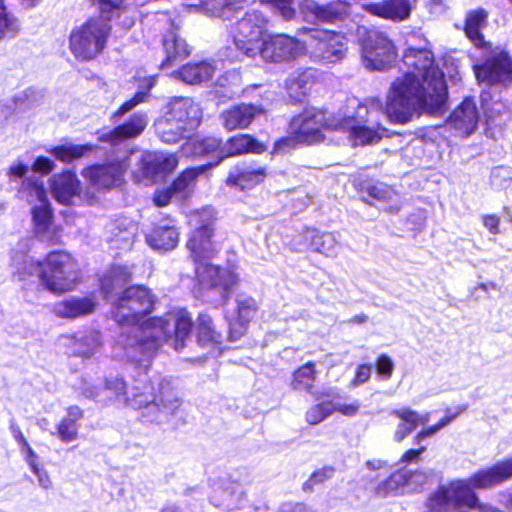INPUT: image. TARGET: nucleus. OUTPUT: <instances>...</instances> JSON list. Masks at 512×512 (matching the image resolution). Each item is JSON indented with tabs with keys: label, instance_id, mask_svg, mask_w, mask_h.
Returning <instances> with one entry per match:
<instances>
[{
	"label": "nucleus",
	"instance_id": "nucleus-58",
	"mask_svg": "<svg viewBox=\"0 0 512 512\" xmlns=\"http://www.w3.org/2000/svg\"><path fill=\"white\" fill-rule=\"evenodd\" d=\"M376 369L380 375L390 378L394 369V364L388 356L381 355L377 360Z\"/></svg>",
	"mask_w": 512,
	"mask_h": 512
},
{
	"label": "nucleus",
	"instance_id": "nucleus-33",
	"mask_svg": "<svg viewBox=\"0 0 512 512\" xmlns=\"http://www.w3.org/2000/svg\"><path fill=\"white\" fill-rule=\"evenodd\" d=\"M223 145L221 141L215 137H206L203 139H192L187 141L182 149L185 154H191L195 156H203L212 152H217L218 161L215 164L209 163L208 166L218 164L223 158H221L220 150Z\"/></svg>",
	"mask_w": 512,
	"mask_h": 512
},
{
	"label": "nucleus",
	"instance_id": "nucleus-42",
	"mask_svg": "<svg viewBox=\"0 0 512 512\" xmlns=\"http://www.w3.org/2000/svg\"><path fill=\"white\" fill-rule=\"evenodd\" d=\"M316 379L315 364L308 362L293 374L292 386L296 390L310 391Z\"/></svg>",
	"mask_w": 512,
	"mask_h": 512
},
{
	"label": "nucleus",
	"instance_id": "nucleus-56",
	"mask_svg": "<svg viewBox=\"0 0 512 512\" xmlns=\"http://www.w3.org/2000/svg\"><path fill=\"white\" fill-rule=\"evenodd\" d=\"M172 198H175L174 190L171 186L163 189H158L153 197V201L156 206L164 207L167 206Z\"/></svg>",
	"mask_w": 512,
	"mask_h": 512
},
{
	"label": "nucleus",
	"instance_id": "nucleus-31",
	"mask_svg": "<svg viewBox=\"0 0 512 512\" xmlns=\"http://www.w3.org/2000/svg\"><path fill=\"white\" fill-rule=\"evenodd\" d=\"M206 169V165L188 168L184 170L171 184L175 198L183 200L188 198L194 191L197 177Z\"/></svg>",
	"mask_w": 512,
	"mask_h": 512
},
{
	"label": "nucleus",
	"instance_id": "nucleus-40",
	"mask_svg": "<svg viewBox=\"0 0 512 512\" xmlns=\"http://www.w3.org/2000/svg\"><path fill=\"white\" fill-rule=\"evenodd\" d=\"M164 152H148L142 155L139 164L141 166V177L135 173L137 180L144 178L154 179L160 176V161H164Z\"/></svg>",
	"mask_w": 512,
	"mask_h": 512
},
{
	"label": "nucleus",
	"instance_id": "nucleus-55",
	"mask_svg": "<svg viewBox=\"0 0 512 512\" xmlns=\"http://www.w3.org/2000/svg\"><path fill=\"white\" fill-rule=\"evenodd\" d=\"M99 5L100 13L104 16L109 14L112 10L119 13L125 9L124 0H96Z\"/></svg>",
	"mask_w": 512,
	"mask_h": 512
},
{
	"label": "nucleus",
	"instance_id": "nucleus-38",
	"mask_svg": "<svg viewBox=\"0 0 512 512\" xmlns=\"http://www.w3.org/2000/svg\"><path fill=\"white\" fill-rule=\"evenodd\" d=\"M32 216L37 235L44 240H50V237L47 235L52 218L49 202L35 205L32 209Z\"/></svg>",
	"mask_w": 512,
	"mask_h": 512
},
{
	"label": "nucleus",
	"instance_id": "nucleus-32",
	"mask_svg": "<svg viewBox=\"0 0 512 512\" xmlns=\"http://www.w3.org/2000/svg\"><path fill=\"white\" fill-rule=\"evenodd\" d=\"M313 83L310 70L294 72L286 80V89L291 99L301 101L311 90Z\"/></svg>",
	"mask_w": 512,
	"mask_h": 512
},
{
	"label": "nucleus",
	"instance_id": "nucleus-16",
	"mask_svg": "<svg viewBox=\"0 0 512 512\" xmlns=\"http://www.w3.org/2000/svg\"><path fill=\"white\" fill-rule=\"evenodd\" d=\"M479 112L471 98H465L451 113L447 124L461 137L471 135L477 128Z\"/></svg>",
	"mask_w": 512,
	"mask_h": 512
},
{
	"label": "nucleus",
	"instance_id": "nucleus-23",
	"mask_svg": "<svg viewBox=\"0 0 512 512\" xmlns=\"http://www.w3.org/2000/svg\"><path fill=\"white\" fill-rule=\"evenodd\" d=\"M412 8L410 0H385L363 4V9L368 13L392 21L406 20L410 16Z\"/></svg>",
	"mask_w": 512,
	"mask_h": 512
},
{
	"label": "nucleus",
	"instance_id": "nucleus-29",
	"mask_svg": "<svg viewBox=\"0 0 512 512\" xmlns=\"http://www.w3.org/2000/svg\"><path fill=\"white\" fill-rule=\"evenodd\" d=\"M245 0H185V6L216 17H229Z\"/></svg>",
	"mask_w": 512,
	"mask_h": 512
},
{
	"label": "nucleus",
	"instance_id": "nucleus-39",
	"mask_svg": "<svg viewBox=\"0 0 512 512\" xmlns=\"http://www.w3.org/2000/svg\"><path fill=\"white\" fill-rule=\"evenodd\" d=\"M22 198L31 204H43L48 201L47 193L42 182L33 179H26L19 189Z\"/></svg>",
	"mask_w": 512,
	"mask_h": 512
},
{
	"label": "nucleus",
	"instance_id": "nucleus-50",
	"mask_svg": "<svg viewBox=\"0 0 512 512\" xmlns=\"http://www.w3.org/2000/svg\"><path fill=\"white\" fill-rule=\"evenodd\" d=\"M261 2L272 6L286 21L292 20L296 15L294 0H261Z\"/></svg>",
	"mask_w": 512,
	"mask_h": 512
},
{
	"label": "nucleus",
	"instance_id": "nucleus-21",
	"mask_svg": "<svg viewBox=\"0 0 512 512\" xmlns=\"http://www.w3.org/2000/svg\"><path fill=\"white\" fill-rule=\"evenodd\" d=\"M50 187L54 199L60 204H72L75 197H80V181L71 171L52 176Z\"/></svg>",
	"mask_w": 512,
	"mask_h": 512
},
{
	"label": "nucleus",
	"instance_id": "nucleus-53",
	"mask_svg": "<svg viewBox=\"0 0 512 512\" xmlns=\"http://www.w3.org/2000/svg\"><path fill=\"white\" fill-rule=\"evenodd\" d=\"M313 246L320 253L330 255L335 249L336 240L331 233H322L313 239Z\"/></svg>",
	"mask_w": 512,
	"mask_h": 512
},
{
	"label": "nucleus",
	"instance_id": "nucleus-46",
	"mask_svg": "<svg viewBox=\"0 0 512 512\" xmlns=\"http://www.w3.org/2000/svg\"><path fill=\"white\" fill-rule=\"evenodd\" d=\"M153 85V78L145 79V89L139 90L130 100L125 101L120 106V108L112 114V120L116 122L119 117L123 116L124 114L132 110L138 104L142 103L146 99L148 92L151 90Z\"/></svg>",
	"mask_w": 512,
	"mask_h": 512
},
{
	"label": "nucleus",
	"instance_id": "nucleus-7",
	"mask_svg": "<svg viewBox=\"0 0 512 512\" xmlns=\"http://www.w3.org/2000/svg\"><path fill=\"white\" fill-rule=\"evenodd\" d=\"M154 299L150 291L144 286H131L124 290L122 295L114 304L113 317L120 325L129 326L128 330L122 335V344L126 349L129 359L136 362H142L139 357L140 344L143 336H139L138 342L131 346L128 338L133 337V328L142 326L148 319L144 317L152 311Z\"/></svg>",
	"mask_w": 512,
	"mask_h": 512
},
{
	"label": "nucleus",
	"instance_id": "nucleus-22",
	"mask_svg": "<svg viewBox=\"0 0 512 512\" xmlns=\"http://www.w3.org/2000/svg\"><path fill=\"white\" fill-rule=\"evenodd\" d=\"M236 304L237 318L234 323L230 324L229 330V337L232 341L238 340L246 333L249 323L256 316L259 308L254 298L242 294L237 296Z\"/></svg>",
	"mask_w": 512,
	"mask_h": 512
},
{
	"label": "nucleus",
	"instance_id": "nucleus-44",
	"mask_svg": "<svg viewBox=\"0 0 512 512\" xmlns=\"http://www.w3.org/2000/svg\"><path fill=\"white\" fill-rule=\"evenodd\" d=\"M242 495L243 491L239 485L230 484L220 491H215V494L212 496V501L216 506L230 507L237 504L242 498Z\"/></svg>",
	"mask_w": 512,
	"mask_h": 512
},
{
	"label": "nucleus",
	"instance_id": "nucleus-37",
	"mask_svg": "<svg viewBox=\"0 0 512 512\" xmlns=\"http://www.w3.org/2000/svg\"><path fill=\"white\" fill-rule=\"evenodd\" d=\"M221 335L214 330L212 319L208 315H200L197 326V341L203 347L215 348L220 343Z\"/></svg>",
	"mask_w": 512,
	"mask_h": 512
},
{
	"label": "nucleus",
	"instance_id": "nucleus-8",
	"mask_svg": "<svg viewBox=\"0 0 512 512\" xmlns=\"http://www.w3.org/2000/svg\"><path fill=\"white\" fill-rule=\"evenodd\" d=\"M30 274L36 273L41 284L54 294L74 290L80 282V270L75 260L66 252L49 253L43 262H25Z\"/></svg>",
	"mask_w": 512,
	"mask_h": 512
},
{
	"label": "nucleus",
	"instance_id": "nucleus-60",
	"mask_svg": "<svg viewBox=\"0 0 512 512\" xmlns=\"http://www.w3.org/2000/svg\"><path fill=\"white\" fill-rule=\"evenodd\" d=\"M371 371H372L371 365H367V364L360 365L357 368L355 378L352 382V385L358 386L360 384L367 382L371 376Z\"/></svg>",
	"mask_w": 512,
	"mask_h": 512
},
{
	"label": "nucleus",
	"instance_id": "nucleus-19",
	"mask_svg": "<svg viewBox=\"0 0 512 512\" xmlns=\"http://www.w3.org/2000/svg\"><path fill=\"white\" fill-rule=\"evenodd\" d=\"M267 176L266 167L255 162L242 163L233 167L227 177L226 183L241 190L251 189L264 181Z\"/></svg>",
	"mask_w": 512,
	"mask_h": 512
},
{
	"label": "nucleus",
	"instance_id": "nucleus-14",
	"mask_svg": "<svg viewBox=\"0 0 512 512\" xmlns=\"http://www.w3.org/2000/svg\"><path fill=\"white\" fill-rule=\"evenodd\" d=\"M397 51L393 42L381 32H371L362 45V62L369 70H384L396 59Z\"/></svg>",
	"mask_w": 512,
	"mask_h": 512
},
{
	"label": "nucleus",
	"instance_id": "nucleus-35",
	"mask_svg": "<svg viewBox=\"0 0 512 512\" xmlns=\"http://www.w3.org/2000/svg\"><path fill=\"white\" fill-rule=\"evenodd\" d=\"M155 131L163 142L175 143L189 130L179 124L174 118L163 114L155 122Z\"/></svg>",
	"mask_w": 512,
	"mask_h": 512
},
{
	"label": "nucleus",
	"instance_id": "nucleus-41",
	"mask_svg": "<svg viewBox=\"0 0 512 512\" xmlns=\"http://www.w3.org/2000/svg\"><path fill=\"white\" fill-rule=\"evenodd\" d=\"M163 46L167 54L165 65H172L176 58H183L189 55L186 42L173 33L164 38Z\"/></svg>",
	"mask_w": 512,
	"mask_h": 512
},
{
	"label": "nucleus",
	"instance_id": "nucleus-15",
	"mask_svg": "<svg viewBox=\"0 0 512 512\" xmlns=\"http://www.w3.org/2000/svg\"><path fill=\"white\" fill-rule=\"evenodd\" d=\"M346 38L343 34L329 30H314L310 34V54L317 61L336 63L347 50Z\"/></svg>",
	"mask_w": 512,
	"mask_h": 512
},
{
	"label": "nucleus",
	"instance_id": "nucleus-5",
	"mask_svg": "<svg viewBox=\"0 0 512 512\" xmlns=\"http://www.w3.org/2000/svg\"><path fill=\"white\" fill-rule=\"evenodd\" d=\"M487 12L483 9L471 11L466 16L465 34L477 48L487 53L483 64L474 65L476 78L489 84L508 83L512 81V59L500 47H492L484 40L482 29L487 25Z\"/></svg>",
	"mask_w": 512,
	"mask_h": 512
},
{
	"label": "nucleus",
	"instance_id": "nucleus-9",
	"mask_svg": "<svg viewBox=\"0 0 512 512\" xmlns=\"http://www.w3.org/2000/svg\"><path fill=\"white\" fill-rule=\"evenodd\" d=\"M467 480L453 481L440 487L429 499L427 512H499L498 510L478 503V498Z\"/></svg>",
	"mask_w": 512,
	"mask_h": 512
},
{
	"label": "nucleus",
	"instance_id": "nucleus-43",
	"mask_svg": "<svg viewBox=\"0 0 512 512\" xmlns=\"http://www.w3.org/2000/svg\"><path fill=\"white\" fill-rule=\"evenodd\" d=\"M76 351L84 356H90L98 351L102 345V337L98 331L92 330L76 338Z\"/></svg>",
	"mask_w": 512,
	"mask_h": 512
},
{
	"label": "nucleus",
	"instance_id": "nucleus-10",
	"mask_svg": "<svg viewBox=\"0 0 512 512\" xmlns=\"http://www.w3.org/2000/svg\"><path fill=\"white\" fill-rule=\"evenodd\" d=\"M125 6L119 13L111 11L108 16L101 13L98 19L88 20L83 25L73 29L70 35V50L74 56L81 60H90L98 55L104 48L106 38L110 32V26L104 19L119 17L123 13H129Z\"/></svg>",
	"mask_w": 512,
	"mask_h": 512
},
{
	"label": "nucleus",
	"instance_id": "nucleus-4",
	"mask_svg": "<svg viewBox=\"0 0 512 512\" xmlns=\"http://www.w3.org/2000/svg\"><path fill=\"white\" fill-rule=\"evenodd\" d=\"M192 329V319L187 311L178 310L167 314L165 318H150L142 326L133 328L134 335L128 338L133 346L143 336L139 357L149 359L164 342H172L176 350L185 346Z\"/></svg>",
	"mask_w": 512,
	"mask_h": 512
},
{
	"label": "nucleus",
	"instance_id": "nucleus-49",
	"mask_svg": "<svg viewBox=\"0 0 512 512\" xmlns=\"http://www.w3.org/2000/svg\"><path fill=\"white\" fill-rule=\"evenodd\" d=\"M331 403L332 414L338 412L346 417H354L360 411V402L358 400H352L350 402L341 401L340 397H334Z\"/></svg>",
	"mask_w": 512,
	"mask_h": 512
},
{
	"label": "nucleus",
	"instance_id": "nucleus-52",
	"mask_svg": "<svg viewBox=\"0 0 512 512\" xmlns=\"http://www.w3.org/2000/svg\"><path fill=\"white\" fill-rule=\"evenodd\" d=\"M57 435L65 443L72 442L78 437V426L64 418L57 426Z\"/></svg>",
	"mask_w": 512,
	"mask_h": 512
},
{
	"label": "nucleus",
	"instance_id": "nucleus-3",
	"mask_svg": "<svg viewBox=\"0 0 512 512\" xmlns=\"http://www.w3.org/2000/svg\"><path fill=\"white\" fill-rule=\"evenodd\" d=\"M106 390L113 391L116 396L127 395V404L134 409H143L142 416L150 422L167 421L181 405L168 382H160L156 392L151 383L141 381L127 392L123 379L114 377L107 380Z\"/></svg>",
	"mask_w": 512,
	"mask_h": 512
},
{
	"label": "nucleus",
	"instance_id": "nucleus-13",
	"mask_svg": "<svg viewBox=\"0 0 512 512\" xmlns=\"http://www.w3.org/2000/svg\"><path fill=\"white\" fill-rule=\"evenodd\" d=\"M129 165V157L125 156L86 167L81 175L88 182L90 189L106 191L121 184Z\"/></svg>",
	"mask_w": 512,
	"mask_h": 512
},
{
	"label": "nucleus",
	"instance_id": "nucleus-1",
	"mask_svg": "<svg viewBox=\"0 0 512 512\" xmlns=\"http://www.w3.org/2000/svg\"><path fill=\"white\" fill-rule=\"evenodd\" d=\"M406 72L390 85L384 113L393 124L405 125L422 113L441 115L447 109L443 73L434 65L431 51L408 48L403 56Z\"/></svg>",
	"mask_w": 512,
	"mask_h": 512
},
{
	"label": "nucleus",
	"instance_id": "nucleus-28",
	"mask_svg": "<svg viewBox=\"0 0 512 512\" xmlns=\"http://www.w3.org/2000/svg\"><path fill=\"white\" fill-rule=\"evenodd\" d=\"M93 297H71L55 304L54 312L61 318L74 319L91 314L96 308Z\"/></svg>",
	"mask_w": 512,
	"mask_h": 512
},
{
	"label": "nucleus",
	"instance_id": "nucleus-54",
	"mask_svg": "<svg viewBox=\"0 0 512 512\" xmlns=\"http://www.w3.org/2000/svg\"><path fill=\"white\" fill-rule=\"evenodd\" d=\"M370 196L377 200L388 201L396 196V192L387 185L378 184L368 188Z\"/></svg>",
	"mask_w": 512,
	"mask_h": 512
},
{
	"label": "nucleus",
	"instance_id": "nucleus-2",
	"mask_svg": "<svg viewBox=\"0 0 512 512\" xmlns=\"http://www.w3.org/2000/svg\"><path fill=\"white\" fill-rule=\"evenodd\" d=\"M377 111L368 110L359 105L354 116L342 119L327 118L326 113L314 108L306 109L295 116L290 122V133L303 144L318 143L323 139L322 127L343 129L349 133L353 145H366L378 142L387 133V129L379 125L374 115Z\"/></svg>",
	"mask_w": 512,
	"mask_h": 512
},
{
	"label": "nucleus",
	"instance_id": "nucleus-18",
	"mask_svg": "<svg viewBox=\"0 0 512 512\" xmlns=\"http://www.w3.org/2000/svg\"><path fill=\"white\" fill-rule=\"evenodd\" d=\"M164 114L174 118L189 131L198 126L202 116L199 105L188 97H180L171 101Z\"/></svg>",
	"mask_w": 512,
	"mask_h": 512
},
{
	"label": "nucleus",
	"instance_id": "nucleus-30",
	"mask_svg": "<svg viewBox=\"0 0 512 512\" xmlns=\"http://www.w3.org/2000/svg\"><path fill=\"white\" fill-rule=\"evenodd\" d=\"M216 68L209 62H199L184 65L177 71V77L188 84H199L210 80Z\"/></svg>",
	"mask_w": 512,
	"mask_h": 512
},
{
	"label": "nucleus",
	"instance_id": "nucleus-34",
	"mask_svg": "<svg viewBox=\"0 0 512 512\" xmlns=\"http://www.w3.org/2000/svg\"><path fill=\"white\" fill-rule=\"evenodd\" d=\"M147 241L154 249L171 250L178 244L179 233L174 226H158L147 237Z\"/></svg>",
	"mask_w": 512,
	"mask_h": 512
},
{
	"label": "nucleus",
	"instance_id": "nucleus-61",
	"mask_svg": "<svg viewBox=\"0 0 512 512\" xmlns=\"http://www.w3.org/2000/svg\"><path fill=\"white\" fill-rule=\"evenodd\" d=\"M35 171L48 174L54 169V162L46 157H38L33 165Z\"/></svg>",
	"mask_w": 512,
	"mask_h": 512
},
{
	"label": "nucleus",
	"instance_id": "nucleus-36",
	"mask_svg": "<svg viewBox=\"0 0 512 512\" xmlns=\"http://www.w3.org/2000/svg\"><path fill=\"white\" fill-rule=\"evenodd\" d=\"M132 272L128 266H114L102 278L101 287L107 295L117 288H121L131 280Z\"/></svg>",
	"mask_w": 512,
	"mask_h": 512
},
{
	"label": "nucleus",
	"instance_id": "nucleus-63",
	"mask_svg": "<svg viewBox=\"0 0 512 512\" xmlns=\"http://www.w3.org/2000/svg\"><path fill=\"white\" fill-rule=\"evenodd\" d=\"M32 472L36 475L38 479V484L42 488L49 489L52 487L51 478L45 469H43L42 467H38L37 470H33Z\"/></svg>",
	"mask_w": 512,
	"mask_h": 512
},
{
	"label": "nucleus",
	"instance_id": "nucleus-17",
	"mask_svg": "<svg viewBox=\"0 0 512 512\" xmlns=\"http://www.w3.org/2000/svg\"><path fill=\"white\" fill-rule=\"evenodd\" d=\"M264 113L260 105L241 103L233 105L220 114V120L227 131L246 129L254 119Z\"/></svg>",
	"mask_w": 512,
	"mask_h": 512
},
{
	"label": "nucleus",
	"instance_id": "nucleus-24",
	"mask_svg": "<svg viewBox=\"0 0 512 512\" xmlns=\"http://www.w3.org/2000/svg\"><path fill=\"white\" fill-rule=\"evenodd\" d=\"M148 123L147 116L144 114H134L127 122L115 127L114 129L100 135L99 140L117 144L127 139L139 136Z\"/></svg>",
	"mask_w": 512,
	"mask_h": 512
},
{
	"label": "nucleus",
	"instance_id": "nucleus-12",
	"mask_svg": "<svg viewBox=\"0 0 512 512\" xmlns=\"http://www.w3.org/2000/svg\"><path fill=\"white\" fill-rule=\"evenodd\" d=\"M267 18L259 11L252 10L236 23L232 34L239 52L248 58L256 59L261 41L266 37Z\"/></svg>",
	"mask_w": 512,
	"mask_h": 512
},
{
	"label": "nucleus",
	"instance_id": "nucleus-62",
	"mask_svg": "<svg viewBox=\"0 0 512 512\" xmlns=\"http://www.w3.org/2000/svg\"><path fill=\"white\" fill-rule=\"evenodd\" d=\"M482 222L491 234L497 235L500 232V219L496 215H484L482 217Z\"/></svg>",
	"mask_w": 512,
	"mask_h": 512
},
{
	"label": "nucleus",
	"instance_id": "nucleus-6",
	"mask_svg": "<svg viewBox=\"0 0 512 512\" xmlns=\"http://www.w3.org/2000/svg\"><path fill=\"white\" fill-rule=\"evenodd\" d=\"M212 232L213 229L209 224L196 229L187 242V247L196 264L195 273L199 282L211 288L221 289L223 303H226L230 293L238 284L239 277L232 270L220 268L208 262L216 253L211 241Z\"/></svg>",
	"mask_w": 512,
	"mask_h": 512
},
{
	"label": "nucleus",
	"instance_id": "nucleus-57",
	"mask_svg": "<svg viewBox=\"0 0 512 512\" xmlns=\"http://www.w3.org/2000/svg\"><path fill=\"white\" fill-rule=\"evenodd\" d=\"M297 143H299V141L296 140L295 135L291 134L289 137H283L275 142L272 153L284 154L294 148Z\"/></svg>",
	"mask_w": 512,
	"mask_h": 512
},
{
	"label": "nucleus",
	"instance_id": "nucleus-27",
	"mask_svg": "<svg viewBox=\"0 0 512 512\" xmlns=\"http://www.w3.org/2000/svg\"><path fill=\"white\" fill-rule=\"evenodd\" d=\"M391 414L399 418L401 421L393 436L396 442L403 441L416 427L419 425H425L430 418L429 413L422 415L408 407L394 409L391 411Z\"/></svg>",
	"mask_w": 512,
	"mask_h": 512
},
{
	"label": "nucleus",
	"instance_id": "nucleus-48",
	"mask_svg": "<svg viewBox=\"0 0 512 512\" xmlns=\"http://www.w3.org/2000/svg\"><path fill=\"white\" fill-rule=\"evenodd\" d=\"M331 409L330 401H323L319 404L313 405L306 412V421L310 425H317L332 414Z\"/></svg>",
	"mask_w": 512,
	"mask_h": 512
},
{
	"label": "nucleus",
	"instance_id": "nucleus-64",
	"mask_svg": "<svg viewBox=\"0 0 512 512\" xmlns=\"http://www.w3.org/2000/svg\"><path fill=\"white\" fill-rule=\"evenodd\" d=\"M333 475V469L332 468H325L321 471H317L310 477L307 484H317L325 481L326 479L331 478Z\"/></svg>",
	"mask_w": 512,
	"mask_h": 512
},
{
	"label": "nucleus",
	"instance_id": "nucleus-26",
	"mask_svg": "<svg viewBox=\"0 0 512 512\" xmlns=\"http://www.w3.org/2000/svg\"><path fill=\"white\" fill-rule=\"evenodd\" d=\"M266 146L249 134H237L223 144L221 158L238 156L246 153L261 154Z\"/></svg>",
	"mask_w": 512,
	"mask_h": 512
},
{
	"label": "nucleus",
	"instance_id": "nucleus-20",
	"mask_svg": "<svg viewBox=\"0 0 512 512\" xmlns=\"http://www.w3.org/2000/svg\"><path fill=\"white\" fill-rule=\"evenodd\" d=\"M512 477V458L497 462L491 467L481 469L469 477L473 488L487 489Z\"/></svg>",
	"mask_w": 512,
	"mask_h": 512
},
{
	"label": "nucleus",
	"instance_id": "nucleus-51",
	"mask_svg": "<svg viewBox=\"0 0 512 512\" xmlns=\"http://www.w3.org/2000/svg\"><path fill=\"white\" fill-rule=\"evenodd\" d=\"M427 480V475L423 472H414L413 474L406 477L404 474L396 473L393 474L389 480L385 483V485L389 486V488L393 489L396 487V484L403 481L404 484L412 485V484H423Z\"/></svg>",
	"mask_w": 512,
	"mask_h": 512
},
{
	"label": "nucleus",
	"instance_id": "nucleus-59",
	"mask_svg": "<svg viewBox=\"0 0 512 512\" xmlns=\"http://www.w3.org/2000/svg\"><path fill=\"white\" fill-rule=\"evenodd\" d=\"M164 161H160V175L171 173L178 166V159L174 154L164 152Z\"/></svg>",
	"mask_w": 512,
	"mask_h": 512
},
{
	"label": "nucleus",
	"instance_id": "nucleus-11",
	"mask_svg": "<svg viewBox=\"0 0 512 512\" xmlns=\"http://www.w3.org/2000/svg\"><path fill=\"white\" fill-rule=\"evenodd\" d=\"M307 46L296 37L285 33L267 34L261 41L256 58L265 63L289 64L306 53Z\"/></svg>",
	"mask_w": 512,
	"mask_h": 512
},
{
	"label": "nucleus",
	"instance_id": "nucleus-25",
	"mask_svg": "<svg viewBox=\"0 0 512 512\" xmlns=\"http://www.w3.org/2000/svg\"><path fill=\"white\" fill-rule=\"evenodd\" d=\"M348 5V0H340L339 2L327 5H319L313 0H307L302 5V12L307 18L323 22H333L347 13Z\"/></svg>",
	"mask_w": 512,
	"mask_h": 512
},
{
	"label": "nucleus",
	"instance_id": "nucleus-47",
	"mask_svg": "<svg viewBox=\"0 0 512 512\" xmlns=\"http://www.w3.org/2000/svg\"><path fill=\"white\" fill-rule=\"evenodd\" d=\"M20 30L19 22L12 14L0 12V40L15 37Z\"/></svg>",
	"mask_w": 512,
	"mask_h": 512
},
{
	"label": "nucleus",
	"instance_id": "nucleus-45",
	"mask_svg": "<svg viewBox=\"0 0 512 512\" xmlns=\"http://www.w3.org/2000/svg\"><path fill=\"white\" fill-rule=\"evenodd\" d=\"M91 149L92 146L90 145L66 144L54 147L50 152L61 162H71L82 157L85 152Z\"/></svg>",
	"mask_w": 512,
	"mask_h": 512
}]
</instances>
